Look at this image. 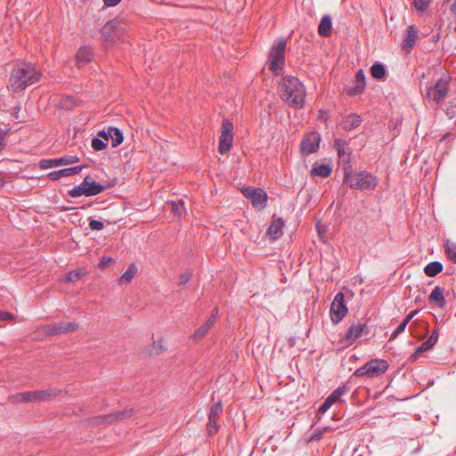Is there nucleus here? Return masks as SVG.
<instances>
[{"mask_svg": "<svg viewBox=\"0 0 456 456\" xmlns=\"http://www.w3.org/2000/svg\"><path fill=\"white\" fill-rule=\"evenodd\" d=\"M369 333L370 329L365 323L352 324L346 330L343 338L349 344H352L361 336L367 335Z\"/></svg>", "mask_w": 456, "mask_h": 456, "instance_id": "nucleus-17", "label": "nucleus"}, {"mask_svg": "<svg viewBox=\"0 0 456 456\" xmlns=\"http://www.w3.org/2000/svg\"><path fill=\"white\" fill-rule=\"evenodd\" d=\"M233 125L228 119L222 122V133L219 139V152L224 154L231 150L233 140Z\"/></svg>", "mask_w": 456, "mask_h": 456, "instance_id": "nucleus-10", "label": "nucleus"}, {"mask_svg": "<svg viewBox=\"0 0 456 456\" xmlns=\"http://www.w3.org/2000/svg\"><path fill=\"white\" fill-rule=\"evenodd\" d=\"M137 273V267L134 264H131L126 271L121 275L119 278V282L121 284H127L129 283Z\"/></svg>", "mask_w": 456, "mask_h": 456, "instance_id": "nucleus-32", "label": "nucleus"}, {"mask_svg": "<svg viewBox=\"0 0 456 456\" xmlns=\"http://www.w3.org/2000/svg\"><path fill=\"white\" fill-rule=\"evenodd\" d=\"M105 190V186L95 182L89 175L86 176L83 182L69 191V195L72 198H77L82 195L90 197L100 194Z\"/></svg>", "mask_w": 456, "mask_h": 456, "instance_id": "nucleus-5", "label": "nucleus"}, {"mask_svg": "<svg viewBox=\"0 0 456 456\" xmlns=\"http://www.w3.org/2000/svg\"><path fill=\"white\" fill-rule=\"evenodd\" d=\"M321 135L316 131H313L305 135L300 144L302 154L310 155L316 152L319 149Z\"/></svg>", "mask_w": 456, "mask_h": 456, "instance_id": "nucleus-12", "label": "nucleus"}, {"mask_svg": "<svg viewBox=\"0 0 456 456\" xmlns=\"http://www.w3.org/2000/svg\"><path fill=\"white\" fill-rule=\"evenodd\" d=\"M133 409H126L110 414L97 416L92 419V423L94 425L111 424L117 420H123L130 418L133 415Z\"/></svg>", "mask_w": 456, "mask_h": 456, "instance_id": "nucleus-13", "label": "nucleus"}, {"mask_svg": "<svg viewBox=\"0 0 456 456\" xmlns=\"http://www.w3.org/2000/svg\"><path fill=\"white\" fill-rule=\"evenodd\" d=\"M113 259L111 257L103 256L100 261V266L102 268H105L112 263Z\"/></svg>", "mask_w": 456, "mask_h": 456, "instance_id": "nucleus-52", "label": "nucleus"}, {"mask_svg": "<svg viewBox=\"0 0 456 456\" xmlns=\"http://www.w3.org/2000/svg\"><path fill=\"white\" fill-rule=\"evenodd\" d=\"M14 317L12 314L0 310V321L12 320Z\"/></svg>", "mask_w": 456, "mask_h": 456, "instance_id": "nucleus-51", "label": "nucleus"}, {"mask_svg": "<svg viewBox=\"0 0 456 456\" xmlns=\"http://www.w3.org/2000/svg\"><path fill=\"white\" fill-rule=\"evenodd\" d=\"M79 161V158L73 155H67L59 159H44L39 162L41 169H48L59 166H66Z\"/></svg>", "mask_w": 456, "mask_h": 456, "instance_id": "nucleus-15", "label": "nucleus"}, {"mask_svg": "<svg viewBox=\"0 0 456 456\" xmlns=\"http://www.w3.org/2000/svg\"><path fill=\"white\" fill-rule=\"evenodd\" d=\"M446 115L450 119H452L456 117V104L455 105H450L446 109Z\"/></svg>", "mask_w": 456, "mask_h": 456, "instance_id": "nucleus-45", "label": "nucleus"}, {"mask_svg": "<svg viewBox=\"0 0 456 456\" xmlns=\"http://www.w3.org/2000/svg\"><path fill=\"white\" fill-rule=\"evenodd\" d=\"M213 325V317H208L206 322L194 331V333L191 336L192 339L194 341H199L201 338H203L208 334V332L209 331Z\"/></svg>", "mask_w": 456, "mask_h": 456, "instance_id": "nucleus-26", "label": "nucleus"}, {"mask_svg": "<svg viewBox=\"0 0 456 456\" xmlns=\"http://www.w3.org/2000/svg\"><path fill=\"white\" fill-rule=\"evenodd\" d=\"M42 77L41 70L31 62H20L13 66L8 87L13 92L25 90L28 86L37 83Z\"/></svg>", "mask_w": 456, "mask_h": 456, "instance_id": "nucleus-1", "label": "nucleus"}, {"mask_svg": "<svg viewBox=\"0 0 456 456\" xmlns=\"http://www.w3.org/2000/svg\"><path fill=\"white\" fill-rule=\"evenodd\" d=\"M350 390V387L347 385H342L337 387L329 396V399H331L332 403H335L338 402L344 395L348 393Z\"/></svg>", "mask_w": 456, "mask_h": 456, "instance_id": "nucleus-33", "label": "nucleus"}, {"mask_svg": "<svg viewBox=\"0 0 456 456\" xmlns=\"http://www.w3.org/2000/svg\"><path fill=\"white\" fill-rule=\"evenodd\" d=\"M287 41L283 38L275 42L269 53V69L275 74L280 75L285 66V51Z\"/></svg>", "mask_w": 456, "mask_h": 456, "instance_id": "nucleus-4", "label": "nucleus"}, {"mask_svg": "<svg viewBox=\"0 0 456 456\" xmlns=\"http://www.w3.org/2000/svg\"><path fill=\"white\" fill-rule=\"evenodd\" d=\"M347 313L348 308L345 303V296L343 292H338L336 294L330 309L331 322L334 324L338 323Z\"/></svg>", "mask_w": 456, "mask_h": 456, "instance_id": "nucleus-8", "label": "nucleus"}, {"mask_svg": "<svg viewBox=\"0 0 456 456\" xmlns=\"http://www.w3.org/2000/svg\"><path fill=\"white\" fill-rule=\"evenodd\" d=\"M268 196L267 193L262 190L257 189L254 194L251 195V203L255 208H265V203L267 201Z\"/></svg>", "mask_w": 456, "mask_h": 456, "instance_id": "nucleus-25", "label": "nucleus"}, {"mask_svg": "<svg viewBox=\"0 0 456 456\" xmlns=\"http://www.w3.org/2000/svg\"><path fill=\"white\" fill-rule=\"evenodd\" d=\"M191 275H192V272L189 271V270L181 273L179 276V285L186 284L191 278Z\"/></svg>", "mask_w": 456, "mask_h": 456, "instance_id": "nucleus-42", "label": "nucleus"}, {"mask_svg": "<svg viewBox=\"0 0 456 456\" xmlns=\"http://www.w3.org/2000/svg\"><path fill=\"white\" fill-rule=\"evenodd\" d=\"M60 391L54 390H36L23 393H17L10 397L13 403H30L46 401L53 396L57 395Z\"/></svg>", "mask_w": 456, "mask_h": 456, "instance_id": "nucleus-7", "label": "nucleus"}, {"mask_svg": "<svg viewBox=\"0 0 456 456\" xmlns=\"http://www.w3.org/2000/svg\"><path fill=\"white\" fill-rule=\"evenodd\" d=\"M117 26L118 21L115 20L107 22L101 29V39L106 43L112 42L117 37Z\"/></svg>", "mask_w": 456, "mask_h": 456, "instance_id": "nucleus-18", "label": "nucleus"}, {"mask_svg": "<svg viewBox=\"0 0 456 456\" xmlns=\"http://www.w3.org/2000/svg\"><path fill=\"white\" fill-rule=\"evenodd\" d=\"M344 183L350 188L361 191L374 190L378 185V179L367 171L354 172L353 167L344 168Z\"/></svg>", "mask_w": 456, "mask_h": 456, "instance_id": "nucleus-3", "label": "nucleus"}, {"mask_svg": "<svg viewBox=\"0 0 456 456\" xmlns=\"http://www.w3.org/2000/svg\"><path fill=\"white\" fill-rule=\"evenodd\" d=\"M111 131V145L112 147H118L123 142L124 136L120 129L110 126Z\"/></svg>", "mask_w": 456, "mask_h": 456, "instance_id": "nucleus-34", "label": "nucleus"}, {"mask_svg": "<svg viewBox=\"0 0 456 456\" xmlns=\"http://www.w3.org/2000/svg\"><path fill=\"white\" fill-rule=\"evenodd\" d=\"M450 85L449 76L444 75L441 77L433 86L428 90V96L432 98L434 102L439 103L443 101L448 94Z\"/></svg>", "mask_w": 456, "mask_h": 456, "instance_id": "nucleus-9", "label": "nucleus"}, {"mask_svg": "<svg viewBox=\"0 0 456 456\" xmlns=\"http://www.w3.org/2000/svg\"><path fill=\"white\" fill-rule=\"evenodd\" d=\"M85 273H83L82 271L80 270H74V271H71L69 272L66 277H65V281H68V282H75V281H77L78 280H80L83 276H84Z\"/></svg>", "mask_w": 456, "mask_h": 456, "instance_id": "nucleus-37", "label": "nucleus"}, {"mask_svg": "<svg viewBox=\"0 0 456 456\" xmlns=\"http://www.w3.org/2000/svg\"><path fill=\"white\" fill-rule=\"evenodd\" d=\"M110 135H111L110 126L107 130H102L98 133V136L102 137V139H104L106 141L110 139Z\"/></svg>", "mask_w": 456, "mask_h": 456, "instance_id": "nucleus-50", "label": "nucleus"}, {"mask_svg": "<svg viewBox=\"0 0 456 456\" xmlns=\"http://www.w3.org/2000/svg\"><path fill=\"white\" fill-rule=\"evenodd\" d=\"M323 430L322 429H316L314 432L311 435L309 441H315L320 440L322 437Z\"/></svg>", "mask_w": 456, "mask_h": 456, "instance_id": "nucleus-49", "label": "nucleus"}, {"mask_svg": "<svg viewBox=\"0 0 456 456\" xmlns=\"http://www.w3.org/2000/svg\"><path fill=\"white\" fill-rule=\"evenodd\" d=\"M406 326L407 325L403 322H402L392 333L391 339H395V338H397L399 334L403 333L405 330Z\"/></svg>", "mask_w": 456, "mask_h": 456, "instance_id": "nucleus-43", "label": "nucleus"}, {"mask_svg": "<svg viewBox=\"0 0 456 456\" xmlns=\"http://www.w3.org/2000/svg\"><path fill=\"white\" fill-rule=\"evenodd\" d=\"M419 312V310H414L411 312L406 317L403 319V322L408 325V323L412 320V318Z\"/></svg>", "mask_w": 456, "mask_h": 456, "instance_id": "nucleus-53", "label": "nucleus"}, {"mask_svg": "<svg viewBox=\"0 0 456 456\" xmlns=\"http://www.w3.org/2000/svg\"><path fill=\"white\" fill-rule=\"evenodd\" d=\"M444 289L440 286H436L428 297L429 303L440 308H444L446 301L444 297Z\"/></svg>", "mask_w": 456, "mask_h": 456, "instance_id": "nucleus-21", "label": "nucleus"}, {"mask_svg": "<svg viewBox=\"0 0 456 456\" xmlns=\"http://www.w3.org/2000/svg\"><path fill=\"white\" fill-rule=\"evenodd\" d=\"M436 344V338L435 337L428 338L427 341L423 342L419 347H417L415 353L411 355V359L415 361L420 354L431 349Z\"/></svg>", "mask_w": 456, "mask_h": 456, "instance_id": "nucleus-28", "label": "nucleus"}, {"mask_svg": "<svg viewBox=\"0 0 456 456\" xmlns=\"http://www.w3.org/2000/svg\"><path fill=\"white\" fill-rule=\"evenodd\" d=\"M388 369V363L383 359H372L354 372L355 377L375 378L385 373Z\"/></svg>", "mask_w": 456, "mask_h": 456, "instance_id": "nucleus-6", "label": "nucleus"}, {"mask_svg": "<svg viewBox=\"0 0 456 456\" xmlns=\"http://www.w3.org/2000/svg\"><path fill=\"white\" fill-rule=\"evenodd\" d=\"M450 11L452 14L456 17V0H453V2L450 5Z\"/></svg>", "mask_w": 456, "mask_h": 456, "instance_id": "nucleus-56", "label": "nucleus"}, {"mask_svg": "<svg viewBox=\"0 0 456 456\" xmlns=\"http://www.w3.org/2000/svg\"><path fill=\"white\" fill-rule=\"evenodd\" d=\"M78 328V323L75 322H60L52 324L45 325L44 327V332L47 336H56L61 334H66L69 332L75 331Z\"/></svg>", "mask_w": 456, "mask_h": 456, "instance_id": "nucleus-11", "label": "nucleus"}, {"mask_svg": "<svg viewBox=\"0 0 456 456\" xmlns=\"http://www.w3.org/2000/svg\"><path fill=\"white\" fill-rule=\"evenodd\" d=\"M258 188H255V187H247V188H244L242 190V193L243 195L247 198V199H251V195L254 194L256 192V191L257 190Z\"/></svg>", "mask_w": 456, "mask_h": 456, "instance_id": "nucleus-46", "label": "nucleus"}, {"mask_svg": "<svg viewBox=\"0 0 456 456\" xmlns=\"http://www.w3.org/2000/svg\"><path fill=\"white\" fill-rule=\"evenodd\" d=\"M106 147H107V143L103 140H102L101 138L94 137L92 139V148L94 151H100L104 150Z\"/></svg>", "mask_w": 456, "mask_h": 456, "instance_id": "nucleus-39", "label": "nucleus"}, {"mask_svg": "<svg viewBox=\"0 0 456 456\" xmlns=\"http://www.w3.org/2000/svg\"><path fill=\"white\" fill-rule=\"evenodd\" d=\"M332 404H333V403H332L331 399H329L327 397L325 399V401L323 402V403L320 406L319 411L322 412V413L327 411L331 407Z\"/></svg>", "mask_w": 456, "mask_h": 456, "instance_id": "nucleus-44", "label": "nucleus"}, {"mask_svg": "<svg viewBox=\"0 0 456 456\" xmlns=\"http://www.w3.org/2000/svg\"><path fill=\"white\" fill-rule=\"evenodd\" d=\"M438 336H439L438 331L436 330H434L432 331V333H431L429 338H434L435 337L436 338V341H437L438 340Z\"/></svg>", "mask_w": 456, "mask_h": 456, "instance_id": "nucleus-57", "label": "nucleus"}, {"mask_svg": "<svg viewBox=\"0 0 456 456\" xmlns=\"http://www.w3.org/2000/svg\"><path fill=\"white\" fill-rule=\"evenodd\" d=\"M445 253L450 261L456 263V243L446 241L445 245Z\"/></svg>", "mask_w": 456, "mask_h": 456, "instance_id": "nucleus-35", "label": "nucleus"}, {"mask_svg": "<svg viewBox=\"0 0 456 456\" xmlns=\"http://www.w3.org/2000/svg\"><path fill=\"white\" fill-rule=\"evenodd\" d=\"M365 86L366 84L354 82V85L353 86L347 88V94L350 96L360 94L363 92Z\"/></svg>", "mask_w": 456, "mask_h": 456, "instance_id": "nucleus-36", "label": "nucleus"}, {"mask_svg": "<svg viewBox=\"0 0 456 456\" xmlns=\"http://www.w3.org/2000/svg\"><path fill=\"white\" fill-rule=\"evenodd\" d=\"M83 169V166H76L72 167H66L60 170H54L48 173L47 176L53 181L59 180L63 176H71L78 174Z\"/></svg>", "mask_w": 456, "mask_h": 456, "instance_id": "nucleus-19", "label": "nucleus"}, {"mask_svg": "<svg viewBox=\"0 0 456 456\" xmlns=\"http://www.w3.org/2000/svg\"><path fill=\"white\" fill-rule=\"evenodd\" d=\"M443 271V265L438 261L428 264L424 268V273L428 277H435Z\"/></svg>", "mask_w": 456, "mask_h": 456, "instance_id": "nucleus-30", "label": "nucleus"}, {"mask_svg": "<svg viewBox=\"0 0 456 456\" xmlns=\"http://www.w3.org/2000/svg\"><path fill=\"white\" fill-rule=\"evenodd\" d=\"M335 148L338 151V161L343 165L342 168L351 165V151L346 140L338 138L335 140Z\"/></svg>", "mask_w": 456, "mask_h": 456, "instance_id": "nucleus-16", "label": "nucleus"}, {"mask_svg": "<svg viewBox=\"0 0 456 456\" xmlns=\"http://www.w3.org/2000/svg\"><path fill=\"white\" fill-rule=\"evenodd\" d=\"M331 167L326 164L314 165L311 170V174L314 176H320L326 178L331 174Z\"/></svg>", "mask_w": 456, "mask_h": 456, "instance_id": "nucleus-29", "label": "nucleus"}, {"mask_svg": "<svg viewBox=\"0 0 456 456\" xmlns=\"http://www.w3.org/2000/svg\"><path fill=\"white\" fill-rule=\"evenodd\" d=\"M171 209H172V212L175 216H181L184 213V211H185L184 208H183V201H178V202L172 201L171 202Z\"/></svg>", "mask_w": 456, "mask_h": 456, "instance_id": "nucleus-38", "label": "nucleus"}, {"mask_svg": "<svg viewBox=\"0 0 456 456\" xmlns=\"http://www.w3.org/2000/svg\"><path fill=\"white\" fill-rule=\"evenodd\" d=\"M284 222L281 218L273 220L267 230V234L273 240H278L283 234Z\"/></svg>", "mask_w": 456, "mask_h": 456, "instance_id": "nucleus-22", "label": "nucleus"}, {"mask_svg": "<svg viewBox=\"0 0 456 456\" xmlns=\"http://www.w3.org/2000/svg\"><path fill=\"white\" fill-rule=\"evenodd\" d=\"M94 58V51L91 46H81L77 53V64L78 67L85 66L92 61Z\"/></svg>", "mask_w": 456, "mask_h": 456, "instance_id": "nucleus-20", "label": "nucleus"}, {"mask_svg": "<svg viewBox=\"0 0 456 456\" xmlns=\"http://www.w3.org/2000/svg\"><path fill=\"white\" fill-rule=\"evenodd\" d=\"M331 18L330 15H324L318 26V33L322 37H329L331 33Z\"/></svg>", "mask_w": 456, "mask_h": 456, "instance_id": "nucleus-27", "label": "nucleus"}, {"mask_svg": "<svg viewBox=\"0 0 456 456\" xmlns=\"http://www.w3.org/2000/svg\"><path fill=\"white\" fill-rule=\"evenodd\" d=\"M362 123V118L359 115L352 113L346 116L341 122V127L346 131H350L358 127Z\"/></svg>", "mask_w": 456, "mask_h": 456, "instance_id": "nucleus-24", "label": "nucleus"}, {"mask_svg": "<svg viewBox=\"0 0 456 456\" xmlns=\"http://www.w3.org/2000/svg\"><path fill=\"white\" fill-rule=\"evenodd\" d=\"M21 110V106L20 104H17L16 106H14L13 108H12V110H10V114L11 116L14 118V119H18L19 118V113Z\"/></svg>", "mask_w": 456, "mask_h": 456, "instance_id": "nucleus-48", "label": "nucleus"}, {"mask_svg": "<svg viewBox=\"0 0 456 456\" xmlns=\"http://www.w3.org/2000/svg\"><path fill=\"white\" fill-rule=\"evenodd\" d=\"M120 2L121 0H103L104 4L109 7H114L118 5Z\"/></svg>", "mask_w": 456, "mask_h": 456, "instance_id": "nucleus-54", "label": "nucleus"}, {"mask_svg": "<svg viewBox=\"0 0 456 456\" xmlns=\"http://www.w3.org/2000/svg\"><path fill=\"white\" fill-rule=\"evenodd\" d=\"M217 314H218V309L216 307L212 310V313L210 314L209 317H213V323L215 324L216 321V317H217Z\"/></svg>", "mask_w": 456, "mask_h": 456, "instance_id": "nucleus-55", "label": "nucleus"}, {"mask_svg": "<svg viewBox=\"0 0 456 456\" xmlns=\"http://www.w3.org/2000/svg\"><path fill=\"white\" fill-rule=\"evenodd\" d=\"M4 185V180L0 178V188Z\"/></svg>", "mask_w": 456, "mask_h": 456, "instance_id": "nucleus-58", "label": "nucleus"}, {"mask_svg": "<svg viewBox=\"0 0 456 456\" xmlns=\"http://www.w3.org/2000/svg\"><path fill=\"white\" fill-rule=\"evenodd\" d=\"M418 37V30L415 29L414 26H409L406 29V35L403 41V48L407 52H410L416 43Z\"/></svg>", "mask_w": 456, "mask_h": 456, "instance_id": "nucleus-23", "label": "nucleus"}, {"mask_svg": "<svg viewBox=\"0 0 456 456\" xmlns=\"http://www.w3.org/2000/svg\"><path fill=\"white\" fill-rule=\"evenodd\" d=\"M223 412V406L220 402L216 403L210 408L207 430L209 436H214L219 429L218 419Z\"/></svg>", "mask_w": 456, "mask_h": 456, "instance_id": "nucleus-14", "label": "nucleus"}, {"mask_svg": "<svg viewBox=\"0 0 456 456\" xmlns=\"http://www.w3.org/2000/svg\"><path fill=\"white\" fill-rule=\"evenodd\" d=\"M370 74L376 79H383L387 74V69L381 62H375L370 67Z\"/></svg>", "mask_w": 456, "mask_h": 456, "instance_id": "nucleus-31", "label": "nucleus"}, {"mask_svg": "<svg viewBox=\"0 0 456 456\" xmlns=\"http://www.w3.org/2000/svg\"><path fill=\"white\" fill-rule=\"evenodd\" d=\"M281 98L289 107L300 110L305 106V87L296 77L285 76L280 82Z\"/></svg>", "mask_w": 456, "mask_h": 456, "instance_id": "nucleus-2", "label": "nucleus"}, {"mask_svg": "<svg viewBox=\"0 0 456 456\" xmlns=\"http://www.w3.org/2000/svg\"><path fill=\"white\" fill-rule=\"evenodd\" d=\"M354 82H359V83L366 84L364 72H363V70L362 69L357 70V72L355 74Z\"/></svg>", "mask_w": 456, "mask_h": 456, "instance_id": "nucleus-47", "label": "nucleus"}, {"mask_svg": "<svg viewBox=\"0 0 456 456\" xmlns=\"http://www.w3.org/2000/svg\"><path fill=\"white\" fill-rule=\"evenodd\" d=\"M429 3L430 0H412L414 7L418 11H425L428 8Z\"/></svg>", "mask_w": 456, "mask_h": 456, "instance_id": "nucleus-40", "label": "nucleus"}, {"mask_svg": "<svg viewBox=\"0 0 456 456\" xmlns=\"http://www.w3.org/2000/svg\"><path fill=\"white\" fill-rule=\"evenodd\" d=\"M89 227L93 231H101L104 228V224L100 220H95L93 218L89 219Z\"/></svg>", "mask_w": 456, "mask_h": 456, "instance_id": "nucleus-41", "label": "nucleus"}]
</instances>
